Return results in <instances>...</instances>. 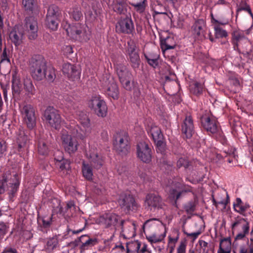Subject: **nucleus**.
Segmentation results:
<instances>
[{
	"mask_svg": "<svg viewBox=\"0 0 253 253\" xmlns=\"http://www.w3.org/2000/svg\"><path fill=\"white\" fill-rule=\"evenodd\" d=\"M65 28L68 36L75 41L86 42L90 38L91 31L85 24L76 23Z\"/></svg>",
	"mask_w": 253,
	"mask_h": 253,
	"instance_id": "nucleus-1",
	"label": "nucleus"
},
{
	"mask_svg": "<svg viewBox=\"0 0 253 253\" xmlns=\"http://www.w3.org/2000/svg\"><path fill=\"white\" fill-rule=\"evenodd\" d=\"M81 126L72 123L67 126L69 133L76 136L79 138L83 140L91 132L90 121L86 115H83L79 118Z\"/></svg>",
	"mask_w": 253,
	"mask_h": 253,
	"instance_id": "nucleus-2",
	"label": "nucleus"
},
{
	"mask_svg": "<svg viewBox=\"0 0 253 253\" xmlns=\"http://www.w3.org/2000/svg\"><path fill=\"white\" fill-rule=\"evenodd\" d=\"M20 184V178L18 174L13 173L12 175L5 176L0 180V194L7 191L10 200L14 196Z\"/></svg>",
	"mask_w": 253,
	"mask_h": 253,
	"instance_id": "nucleus-3",
	"label": "nucleus"
},
{
	"mask_svg": "<svg viewBox=\"0 0 253 253\" xmlns=\"http://www.w3.org/2000/svg\"><path fill=\"white\" fill-rule=\"evenodd\" d=\"M46 67L45 61L42 56L36 55L32 58L30 70L31 75L34 79L41 81L45 78Z\"/></svg>",
	"mask_w": 253,
	"mask_h": 253,
	"instance_id": "nucleus-4",
	"label": "nucleus"
},
{
	"mask_svg": "<svg viewBox=\"0 0 253 253\" xmlns=\"http://www.w3.org/2000/svg\"><path fill=\"white\" fill-rule=\"evenodd\" d=\"M88 106L98 117L104 118L107 116L108 108L100 95L92 96L88 102Z\"/></svg>",
	"mask_w": 253,
	"mask_h": 253,
	"instance_id": "nucleus-5",
	"label": "nucleus"
},
{
	"mask_svg": "<svg viewBox=\"0 0 253 253\" xmlns=\"http://www.w3.org/2000/svg\"><path fill=\"white\" fill-rule=\"evenodd\" d=\"M20 113L25 123L30 129L36 125V117L33 106L30 104H24L20 106Z\"/></svg>",
	"mask_w": 253,
	"mask_h": 253,
	"instance_id": "nucleus-6",
	"label": "nucleus"
},
{
	"mask_svg": "<svg viewBox=\"0 0 253 253\" xmlns=\"http://www.w3.org/2000/svg\"><path fill=\"white\" fill-rule=\"evenodd\" d=\"M169 184L171 187L169 191L170 196L175 200H178L183 193L191 191V188L184 185L180 178H174Z\"/></svg>",
	"mask_w": 253,
	"mask_h": 253,
	"instance_id": "nucleus-7",
	"label": "nucleus"
},
{
	"mask_svg": "<svg viewBox=\"0 0 253 253\" xmlns=\"http://www.w3.org/2000/svg\"><path fill=\"white\" fill-rule=\"evenodd\" d=\"M44 117L51 127L56 129L60 128L62 120L58 111L56 109L53 107H48L45 110Z\"/></svg>",
	"mask_w": 253,
	"mask_h": 253,
	"instance_id": "nucleus-8",
	"label": "nucleus"
},
{
	"mask_svg": "<svg viewBox=\"0 0 253 253\" xmlns=\"http://www.w3.org/2000/svg\"><path fill=\"white\" fill-rule=\"evenodd\" d=\"M115 149L122 154H126L129 149L128 136L126 132L117 133L114 143Z\"/></svg>",
	"mask_w": 253,
	"mask_h": 253,
	"instance_id": "nucleus-9",
	"label": "nucleus"
},
{
	"mask_svg": "<svg viewBox=\"0 0 253 253\" xmlns=\"http://www.w3.org/2000/svg\"><path fill=\"white\" fill-rule=\"evenodd\" d=\"M106 79L103 81L102 84L106 94L114 99L118 98L119 90L118 85L114 79L111 77H106Z\"/></svg>",
	"mask_w": 253,
	"mask_h": 253,
	"instance_id": "nucleus-10",
	"label": "nucleus"
},
{
	"mask_svg": "<svg viewBox=\"0 0 253 253\" xmlns=\"http://www.w3.org/2000/svg\"><path fill=\"white\" fill-rule=\"evenodd\" d=\"M63 134L61 137L63 146L65 151L70 154L75 153L79 145L77 139L69 134Z\"/></svg>",
	"mask_w": 253,
	"mask_h": 253,
	"instance_id": "nucleus-11",
	"label": "nucleus"
},
{
	"mask_svg": "<svg viewBox=\"0 0 253 253\" xmlns=\"http://www.w3.org/2000/svg\"><path fill=\"white\" fill-rule=\"evenodd\" d=\"M145 204L146 208L152 211L162 209L164 203L160 196L156 194L150 193L146 197Z\"/></svg>",
	"mask_w": 253,
	"mask_h": 253,
	"instance_id": "nucleus-12",
	"label": "nucleus"
},
{
	"mask_svg": "<svg viewBox=\"0 0 253 253\" xmlns=\"http://www.w3.org/2000/svg\"><path fill=\"white\" fill-rule=\"evenodd\" d=\"M136 153L141 161L148 163L151 161V150L145 142H140L137 144Z\"/></svg>",
	"mask_w": 253,
	"mask_h": 253,
	"instance_id": "nucleus-13",
	"label": "nucleus"
},
{
	"mask_svg": "<svg viewBox=\"0 0 253 253\" xmlns=\"http://www.w3.org/2000/svg\"><path fill=\"white\" fill-rule=\"evenodd\" d=\"M120 219V217L112 212H106L98 218L99 223L106 228H114Z\"/></svg>",
	"mask_w": 253,
	"mask_h": 253,
	"instance_id": "nucleus-14",
	"label": "nucleus"
},
{
	"mask_svg": "<svg viewBox=\"0 0 253 253\" xmlns=\"http://www.w3.org/2000/svg\"><path fill=\"white\" fill-rule=\"evenodd\" d=\"M157 147V151L163 152L164 151L165 144L163 142V135L160 128L156 126H152L148 131Z\"/></svg>",
	"mask_w": 253,
	"mask_h": 253,
	"instance_id": "nucleus-15",
	"label": "nucleus"
},
{
	"mask_svg": "<svg viewBox=\"0 0 253 253\" xmlns=\"http://www.w3.org/2000/svg\"><path fill=\"white\" fill-rule=\"evenodd\" d=\"M25 28L29 39H36L38 36V27L37 19L34 17L26 18Z\"/></svg>",
	"mask_w": 253,
	"mask_h": 253,
	"instance_id": "nucleus-16",
	"label": "nucleus"
},
{
	"mask_svg": "<svg viewBox=\"0 0 253 253\" xmlns=\"http://www.w3.org/2000/svg\"><path fill=\"white\" fill-rule=\"evenodd\" d=\"M127 45L126 54L129 56L132 66L134 68H138L139 65L140 58L136 50V45L133 41L130 40L127 42Z\"/></svg>",
	"mask_w": 253,
	"mask_h": 253,
	"instance_id": "nucleus-17",
	"label": "nucleus"
},
{
	"mask_svg": "<svg viewBox=\"0 0 253 253\" xmlns=\"http://www.w3.org/2000/svg\"><path fill=\"white\" fill-rule=\"evenodd\" d=\"M126 16L125 18L121 19L116 26L118 31L125 34H130L134 30V25L130 15Z\"/></svg>",
	"mask_w": 253,
	"mask_h": 253,
	"instance_id": "nucleus-18",
	"label": "nucleus"
},
{
	"mask_svg": "<svg viewBox=\"0 0 253 253\" xmlns=\"http://www.w3.org/2000/svg\"><path fill=\"white\" fill-rule=\"evenodd\" d=\"M118 202L120 206L127 211L135 210L136 208L134 199L129 194H124L121 195Z\"/></svg>",
	"mask_w": 253,
	"mask_h": 253,
	"instance_id": "nucleus-19",
	"label": "nucleus"
},
{
	"mask_svg": "<svg viewBox=\"0 0 253 253\" xmlns=\"http://www.w3.org/2000/svg\"><path fill=\"white\" fill-rule=\"evenodd\" d=\"M63 73L72 81L78 80L80 78L81 72L78 68L70 63H65L62 66Z\"/></svg>",
	"mask_w": 253,
	"mask_h": 253,
	"instance_id": "nucleus-20",
	"label": "nucleus"
},
{
	"mask_svg": "<svg viewBox=\"0 0 253 253\" xmlns=\"http://www.w3.org/2000/svg\"><path fill=\"white\" fill-rule=\"evenodd\" d=\"M86 155L90 161V165L95 169H98L102 167V159L98 156L95 148L89 146V150L86 153Z\"/></svg>",
	"mask_w": 253,
	"mask_h": 253,
	"instance_id": "nucleus-21",
	"label": "nucleus"
},
{
	"mask_svg": "<svg viewBox=\"0 0 253 253\" xmlns=\"http://www.w3.org/2000/svg\"><path fill=\"white\" fill-rule=\"evenodd\" d=\"M201 123L203 127L209 132L215 134L219 130L217 123L215 119L209 117H203L201 119Z\"/></svg>",
	"mask_w": 253,
	"mask_h": 253,
	"instance_id": "nucleus-22",
	"label": "nucleus"
},
{
	"mask_svg": "<svg viewBox=\"0 0 253 253\" xmlns=\"http://www.w3.org/2000/svg\"><path fill=\"white\" fill-rule=\"evenodd\" d=\"M182 133L185 138H190L194 133L193 121L190 116H186L181 125Z\"/></svg>",
	"mask_w": 253,
	"mask_h": 253,
	"instance_id": "nucleus-23",
	"label": "nucleus"
},
{
	"mask_svg": "<svg viewBox=\"0 0 253 253\" xmlns=\"http://www.w3.org/2000/svg\"><path fill=\"white\" fill-rule=\"evenodd\" d=\"M205 22L203 19L196 20L191 27V32L194 38L197 40H202L204 37Z\"/></svg>",
	"mask_w": 253,
	"mask_h": 253,
	"instance_id": "nucleus-24",
	"label": "nucleus"
},
{
	"mask_svg": "<svg viewBox=\"0 0 253 253\" xmlns=\"http://www.w3.org/2000/svg\"><path fill=\"white\" fill-rule=\"evenodd\" d=\"M24 32L20 26H15L10 32L9 37L11 41L16 46L19 45L22 42Z\"/></svg>",
	"mask_w": 253,
	"mask_h": 253,
	"instance_id": "nucleus-25",
	"label": "nucleus"
},
{
	"mask_svg": "<svg viewBox=\"0 0 253 253\" xmlns=\"http://www.w3.org/2000/svg\"><path fill=\"white\" fill-rule=\"evenodd\" d=\"M129 8L125 0H114L113 3V9L115 12L126 16L130 15L128 12Z\"/></svg>",
	"mask_w": 253,
	"mask_h": 253,
	"instance_id": "nucleus-26",
	"label": "nucleus"
},
{
	"mask_svg": "<svg viewBox=\"0 0 253 253\" xmlns=\"http://www.w3.org/2000/svg\"><path fill=\"white\" fill-rule=\"evenodd\" d=\"M15 137L18 144L19 151L21 152L28 140V136L25 134L24 128L20 127L16 131Z\"/></svg>",
	"mask_w": 253,
	"mask_h": 253,
	"instance_id": "nucleus-27",
	"label": "nucleus"
},
{
	"mask_svg": "<svg viewBox=\"0 0 253 253\" xmlns=\"http://www.w3.org/2000/svg\"><path fill=\"white\" fill-rule=\"evenodd\" d=\"M114 65L115 66L116 73L120 80L126 78L132 77L131 73L128 71L126 66L117 62L114 63Z\"/></svg>",
	"mask_w": 253,
	"mask_h": 253,
	"instance_id": "nucleus-28",
	"label": "nucleus"
},
{
	"mask_svg": "<svg viewBox=\"0 0 253 253\" xmlns=\"http://www.w3.org/2000/svg\"><path fill=\"white\" fill-rule=\"evenodd\" d=\"M250 206L247 203H243L240 198H237L233 204L235 211L241 214L245 215V212L250 208Z\"/></svg>",
	"mask_w": 253,
	"mask_h": 253,
	"instance_id": "nucleus-29",
	"label": "nucleus"
},
{
	"mask_svg": "<svg viewBox=\"0 0 253 253\" xmlns=\"http://www.w3.org/2000/svg\"><path fill=\"white\" fill-rule=\"evenodd\" d=\"M234 39V48L235 50L238 47V45L241 42L245 43L249 42L248 39L245 37L244 32L241 31H235L233 33Z\"/></svg>",
	"mask_w": 253,
	"mask_h": 253,
	"instance_id": "nucleus-30",
	"label": "nucleus"
},
{
	"mask_svg": "<svg viewBox=\"0 0 253 253\" xmlns=\"http://www.w3.org/2000/svg\"><path fill=\"white\" fill-rule=\"evenodd\" d=\"M240 225L242 227V232L248 234L250 230L249 223L245 218H242L237 220L235 222L232 223L231 228L233 230L237 226Z\"/></svg>",
	"mask_w": 253,
	"mask_h": 253,
	"instance_id": "nucleus-31",
	"label": "nucleus"
},
{
	"mask_svg": "<svg viewBox=\"0 0 253 253\" xmlns=\"http://www.w3.org/2000/svg\"><path fill=\"white\" fill-rule=\"evenodd\" d=\"M78 242L82 244L80 246L81 250H85L94 245L95 240L89 238L87 235H84L80 237Z\"/></svg>",
	"mask_w": 253,
	"mask_h": 253,
	"instance_id": "nucleus-32",
	"label": "nucleus"
},
{
	"mask_svg": "<svg viewBox=\"0 0 253 253\" xmlns=\"http://www.w3.org/2000/svg\"><path fill=\"white\" fill-rule=\"evenodd\" d=\"M189 87L191 93L196 95L201 94L204 90V84L198 82L191 83Z\"/></svg>",
	"mask_w": 253,
	"mask_h": 253,
	"instance_id": "nucleus-33",
	"label": "nucleus"
},
{
	"mask_svg": "<svg viewBox=\"0 0 253 253\" xmlns=\"http://www.w3.org/2000/svg\"><path fill=\"white\" fill-rule=\"evenodd\" d=\"M22 87L20 79L16 72L12 74V89L13 92L19 94Z\"/></svg>",
	"mask_w": 253,
	"mask_h": 253,
	"instance_id": "nucleus-34",
	"label": "nucleus"
},
{
	"mask_svg": "<svg viewBox=\"0 0 253 253\" xmlns=\"http://www.w3.org/2000/svg\"><path fill=\"white\" fill-rule=\"evenodd\" d=\"M82 172L84 177L88 180L92 178L93 172L91 166L85 162H83L82 167Z\"/></svg>",
	"mask_w": 253,
	"mask_h": 253,
	"instance_id": "nucleus-35",
	"label": "nucleus"
},
{
	"mask_svg": "<svg viewBox=\"0 0 253 253\" xmlns=\"http://www.w3.org/2000/svg\"><path fill=\"white\" fill-rule=\"evenodd\" d=\"M121 225L122 226V229L123 231L126 230V226H129L128 232L130 233V235L133 236L134 235L135 231L136 230V225L134 221H125L123 220L121 221Z\"/></svg>",
	"mask_w": 253,
	"mask_h": 253,
	"instance_id": "nucleus-36",
	"label": "nucleus"
},
{
	"mask_svg": "<svg viewBox=\"0 0 253 253\" xmlns=\"http://www.w3.org/2000/svg\"><path fill=\"white\" fill-rule=\"evenodd\" d=\"M58 243V238L56 236L50 238L46 241L45 249L48 252H51L57 247Z\"/></svg>",
	"mask_w": 253,
	"mask_h": 253,
	"instance_id": "nucleus-37",
	"label": "nucleus"
},
{
	"mask_svg": "<svg viewBox=\"0 0 253 253\" xmlns=\"http://www.w3.org/2000/svg\"><path fill=\"white\" fill-rule=\"evenodd\" d=\"M22 4L26 10L35 12L39 11L38 7L34 0H23Z\"/></svg>",
	"mask_w": 253,
	"mask_h": 253,
	"instance_id": "nucleus-38",
	"label": "nucleus"
},
{
	"mask_svg": "<svg viewBox=\"0 0 253 253\" xmlns=\"http://www.w3.org/2000/svg\"><path fill=\"white\" fill-rule=\"evenodd\" d=\"M38 151L40 155L43 156H46L48 154L49 148L44 140L40 139L39 141Z\"/></svg>",
	"mask_w": 253,
	"mask_h": 253,
	"instance_id": "nucleus-39",
	"label": "nucleus"
},
{
	"mask_svg": "<svg viewBox=\"0 0 253 253\" xmlns=\"http://www.w3.org/2000/svg\"><path fill=\"white\" fill-rule=\"evenodd\" d=\"M64 103L65 107L70 111L74 110L77 108V105L73 97L65 96L64 97Z\"/></svg>",
	"mask_w": 253,
	"mask_h": 253,
	"instance_id": "nucleus-40",
	"label": "nucleus"
},
{
	"mask_svg": "<svg viewBox=\"0 0 253 253\" xmlns=\"http://www.w3.org/2000/svg\"><path fill=\"white\" fill-rule=\"evenodd\" d=\"M46 26L50 29L54 31L58 28L57 17L46 16Z\"/></svg>",
	"mask_w": 253,
	"mask_h": 253,
	"instance_id": "nucleus-41",
	"label": "nucleus"
},
{
	"mask_svg": "<svg viewBox=\"0 0 253 253\" xmlns=\"http://www.w3.org/2000/svg\"><path fill=\"white\" fill-rule=\"evenodd\" d=\"M147 5L146 0H143L139 2L131 3V5L134 7V9L139 13H142L144 12Z\"/></svg>",
	"mask_w": 253,
	"mask_h": 253,
	"instance_id": "nucleus-42",
	"label": "nucleus"
},
{
	"mask_svg": "<svg viewBox=\"0 0 253 253\" xmlns=\"http://www.w3.org/2000/svg\"><path fill=\"white\" fill-rule=\"evenodd\" d=\"M45 74L46 76L45 78H46L48 82H53L56 77L55 69L51 66L46 67Z\"/></svg>",
	"mask_w": 253,
	"mask_h": 253,
	"instance_id": "nucleus-43",
	"label": "nucleus"
},
{
	"mask_svg": "<svg viewBox=\"0 0 253 253\" xmlns=\"http://www.w3.org/2000/svg\"><path fill=\"white\" fill-rule=\"evenodd\" d=\"M56 165L59 167L60 170L63 172H67L70 169V162L66 159L62 160L61 162H57Z\"/></svg>",
	"mask_w": 253,
	"mask_h": 253,
	"instance_id": "nucleus-44",
	"label": "nucleus"
},
{
	"mask_svg": "<svg viewBox=\"0 0 253 253\" xmlns=\"http://www.w3.org/2000/svg\"><path fill=\"white\" fill-rule=\"evenodd\" d=\"M230 251L231 250V243L230 238L222 239L220 242L219 249Z\"/></svg>",
	"mask_w": 253,
	"mask_h": 253,
	"instance_id": "nucleus-45",
	"label": "nucleus"
},
{
	"mask_svg": "<svg viewBox=\"0 0 253 253\" xmlns=\"http://www.w3.org/2000/svg\"><path fill=\"white\" fill-rule=\"evenodd\" d=\"M244 10L248 12L251 16L252 20L253 21V14L252 12L251 9L245 1L242 0L239 4V7L237 9V12L240 11Z\"/></svg>",
	"mask_w": 253,
	"mask_h": 253,
	"instance_id": "nucleus-46",
	"label": "nucleus"
},
{
	"mask_svg": "<svg viewBox=\"0 0 253 253\" xmlns=\"http://www.w3.org/2000/svg\"><path fill=\"white\" fill-rule=\"evenodd\" d=\"M166 234L161 235L160 236H157L156 234H152L149 236H146L147 240L151 243H157L162 241L165 238Z\"/></svg>",
	"mask_w": 253,
	"mask_h": 253,
	"instance_id": "nucleus-47",
	"label": "nucleus"
},
{
	"mask_svg": "<svg viewBox=\"0 0 253 253\" xmlns=\"http://www.w3.org/2000/svg\"><path fill=\"white\" fill-rule=\"evenodd\" d=\"M215 36L216 38H223L227 36V32L222 29L219 25H214Z\"/></svg>",
	"mask_w": 253,
	"mask_h": 253,
	"instance_id": "nucleus-48",
	"label": "nucleus"
},
{
	"mask_svg": "<svg viewBox=\"0 0 253 253\" xmlns=\"http://www.w3.org/2000/svg\"><path fill=\"white\" fill-rule=\"evenodd\" d=\"M71 13V15L73 18L76 21L79 20L83 16L82 13L81 11V8L79 7H75L73 8Z\"/></svg>",
	"mask_w": 253,
	"mask_h": 253,
	"instance_id": "nucleus-49",
	"label": "nucleus"
},
{
	"mask_svg": "<svg viewBox=\"0 0 253 253\" xmlns=\"http://www.w3.org/2000/svg\"><path fill=\"white\" fill-rule=\"evenodd\" d=\"M25 89L30 94L34 93V86L30 80H25L24 83Z\"/></svg>",
	"mask_w": 253,
	"mask_h": 253,
	"instance_id": "nucleus-50",
	"label": "nucleus"
},
{
	"mask_svg": "<svg viewBox=\"0 0 253 253\" xmlns=\"http://www.w3.org/2000/svg\"><path fill=\"white\" fill-rule=\"evenodd\" d=\"M58 11V7L54 5H50L47 10L46 16L49 17H57V13Z\"/></svg>",
	"mask_w": 253,
	"mask_h": 253,
	"instance_id": "nucleus-51",
	"label": "nucleus"
},
{
	"mask_svg": "<svg viewBox=\"0 0 253 253\" xmlns=\"http://www.w3.org/2000/svg\"><path fill=\"white\" fill-rule=\"evenodd\" d=\"M246 249L247 253H253V239H251V242H247L246 244L241 245L239 246L238 253L241 251V248Z\"/></svg>",
	"mask_w": 253,
	"mask_h": 253,
	"instance_id": "nucleus-52",
	"label": "nucleus"
},
{
	"mask_svg": "<svg viewBox=\"0 0 253 253\" xmlns=\"http://www.w3.org/2000/svg\"><path fill=\"white\" fill-rule=\"evenodd\" d=\"M131 78H126L125 79H120V81L123 86L126 90H131L132 85L130 83Z\"/></svg>",
	"mask_w": 253,
	"mask_h": 253,
	"instance_id": "nucleus-53",
	"label": "nucleus"
},
{
	"mask_svg": "<svg viewBox=\"0 0 253 253\" xmlns=\"http://www.w3.org/2000/svg\"><path fill=\"white\" fill-rule=\"evenodd\" d=\"M184 209L188 213H192L195 209V205L193 202H190L184 205Z\"/></svg>",
	"mask_w": 253,
	"mask_h": 253,
	"instance_id": "nucleus-54",
	"label": "nucleus"
},
{
	"mask_svg": "<svg viewBox=\"0 0 253 253\" xmlns=\"http://www.w3.org/2000/svg\"><path fill=\"white\" fill-rule=\"evenodd\" d=\"M188 161L185 158H180L177 162V167L179 168L182 167L186 168L188 166Z\"/></svg>",
	"mask_w": 253,
	"mask_h": 253,
	"instance_id": "nucleus-55",
	"label": "nucleus"
},
{
	"mask_svg": "<svg viewBox=\"0 0 253 253\" xmlns=\"http://www.w3.org/2000/svg\"><path fill=\"white\" fill-rule=\"evenodd\" d=\"M169 39H166L164 42H161V47L163 50H167L168 49H173L175 47V44L169 45L168 43Z\"/></svg>",
	"mask_w": 253,
	"mask_h": 253,
	"instance_id": "nucleus-56",
	"label": "nucleus"
},
{
	"mask_svg": "<svg viewBox=\"0 0 253 253\" xmlns=\"http://www.w3.org/2000/svg\"><path fill=\"white\" fill-rule=\"evenodd\" d=\"M54 160L56 163L61 162L64 160L63 153L60 150H57L54 153Z\"/></svg>",
	"mask_w": 253,
	"mask_h": 253,
	"instance_id": "nucleus-57",
	"label": "nucleus"
},
{
	"mask_svg": "<svg viewBox=\"0 0 253 253\" xmlns=\"http://www.w3.org/2000/svg\"><path fill=\"white\" fill-rule=\"evenodd\" d=\"M7 149L5 141L0 138V157H1L4 153L6 152Z\"/></svg>",
	"mask_w": 253,
	"mask_h": 253,
	"instance_id": "nucleus-58",
	"label": "nucleus"
},
{
	"mask_svg": "<svg viewBox=\"0 0 253 253\" xmlns=\"http://www.w3.org/2000/svg\"><path fill=\"white\" fill-rule=\"evenodd\" d=\"M159 56H155L154 59H146L148 63L153 68H156L158 65V59Z\"/></svg>",
	"mask_w": 253,
	"mask_h": 253,
	"instance_id": "nucleus-59",
	"label": "nucleus"
},
{
	"mask_svg": "<svg viewBox=\"0 0 253 253\" xmlns=\"http://www.w3.org/2000/svg\"><path fill=\"white\" fill-rule=\"evenodd\" d=\"M0 62H7V63L10 62V59L8 57V55L7 53L6 48L4 49L2 53L0 56Z\"/></svg>",
	"mask_w": 253,
	"mask_h": 253,
	"instance_id": "nucleus-60",
	"label": "nucleus"
},
{
	"mask_svg": "<svg viewBox=\"0 0 253 253\" xmlns=\"http://www.w3.org/2000/svg\"><path fill=\"white\" fill-rule=\"evenodd\" d=\"M186 245L185 243L181 242L177 249V253H186Z\"/></svg>",
	"mask_w": 253,
	"mask_h": 253,
	"instance_id": "nucleus-61",
	"label": "nucleus"
},
{
	"mask_svg": "<svg viewBox=\"0 0 253 253\" xmlns=\"http://www.w3.org/2000/svg\"><path fill=\"white\" fill-rule=\"evenodd\" d=\"M7 232V226L3 222L0 223V236L5 235Z\"/></svg>",
	"mask_w": 253,
	"mask_h": 253,
	"instance_id": "nucleus-62",
	"label": "nucleus"
},
{
	"mask_svg": "<svg viewBox=\"0 0 253 253\" xmlns=\"http://www.w3.org/2000/svg\"><path fill=\"white\" fill-rule=\"evenodd\" d=\"M51 222V217H44L42 219L43 226L44 227H47L50 226Z\"/></svg>",
	"mask_w": 253,
	"mask_h": 253,
	"instance_id": "nucleus-63",
	"label": "nucleus"
},
{
	"mask_svg": "<svg viewBox=\"0 0 253 253\" xmlns=\"http://www.w3.org/2000/svg\"><path fill=\"white\" fill-rule=\"evenodd\" d=\"M63 52L64 54L70 55L73 52L72 47L71 45H65L63 47Z\"/></svg>",
	"mask_w": 253,
	"mask_h": 253,
	"instance_id": "nucleus-64",
	"label": "nucleus"
}]
</instances>
